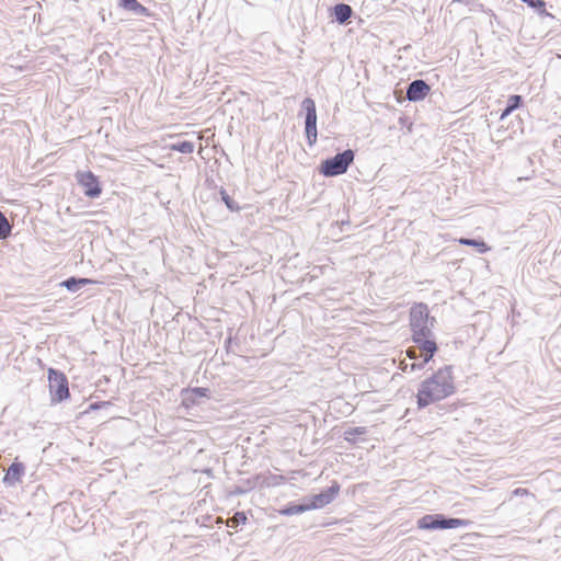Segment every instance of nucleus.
<instances>
[{"label":"nucleus","instance_id":"obj_1","mask_svg":"<svg viewBox=\"0 0 561 561\" xmlns=\"http://www.w3.org/2000/svg\"><path fill=\"white\" fill-rule=\"evenodd\" d=\"M453 367L439 368L431 377L423 380L417 390V405L425 408L446 399L455 392Z\"/></svg>","mask_w":561,"mask_h":561},{"label":"nucleus","instance_id":"obj_2","mask_svg":"<svg viewBox=\"0 0 561 561\" xmlns=\"http://www.w3.org/2000/svg\"><path fill=\"white\" fill-rule=\"evenodd\" d=\"M435 321V318L430 317L428 307L425 304H416L410 310L412 339L425 352L424 363H428L437 351L432 332Z\"/></svg>","mask_w":561,"mask_h":561},{"label":"nucleus","instance_id":"obj_3","mask_svg":"<svg viewBox=\"0 0 561 561\" xmlns=\"http://www.w3.org/2000/svg\"><path fill=\"white\" fill-rule=\"evenodd\" d=\"M354 151L346 149L335 154L333 158L322 161L320 171L325 176H336L345 173L350 164L354 161Z\"/></svg>","mask_w":561,"mask_h":561},{"label":"nucleus","instance_id":"obj_4","mask_svg":"<svg viewBox=\"0 0 561 561\" xmlns=\"http://www.w3.org/2000/svg\"><path fill=\"white\" fill-rule=\"evenodd\" d=\"M468 525L467 519L447 518L442 514L424 515L417 520V527L426 530L459 528Z\"/></svg>","mask_w":561,"mask_h":561},{"label":"nucleus","instance_id":"obj_5","mask_svg":"<svg viewBox=\"0 0 561 561\" xmlns=\"http://www.w3.org/2000/svg\"><path fill=\"white\" fill-rule=\"evenodd\" d=\"M48 380L53 402H61L69 397L68 381L62 373L50 368L48 370Z\"/></svg>","mask_w":561,"mask_h":561},{"label":"nucleus","instance_id":"obj_6","mask_svg":"<svg viewBox=\"0 0 561 561\" xmlns=\"http://www.w3.org/2000/svg\"><path fill=\"white\" fill-rule=\"evenodd\" d=\"M301 107L306 112L305 130L308 142L312 146L317 141V108L312 99L306 98Z\"/></svg>","mask_w":561,"mask_h":561},{"label":"nucleus","instance_id":"obj_7","mask_svg":"<svg viewBox=\"0 0 561 561\" xmlns=\"http://www.w3.org/2000/svg\"><path fill=\"white\" fill-rule=\"evenodd\" d=\"M78 184L83 188L85 196L96 198L101 195V186L98 178L91 171H78L76 173Z\"/></svg>","mask_w":561,"mask_h":561},{"label":"nucleus","instance_id":"obj_8","mask_svg":"<svg viewBox=\"0 0 561 561\" xmlns=\"http://www.w3.org/2000/svg\"><path fill=\"white\" fill-rule=\"evenodd\" d=\"M339 492L340 485L336 482H334L329 489L319 494L313 495L310 500H308V502H306L309 507V511L322 508L325 505L330 504L339 494Z\"/></svg>","mask_w":561,"mask_h":561},{"label":"nucleus","instance_id":"obj_9","mask_svg":"<svg viewBox=\"0 0 561 561\" xmlns=\"http://www.w3.org/2000/svg\"><path fill=\"white\" fill-rule=\"evenodd\" d=\"M430 85L421 79L412 81L407 89V99L412 102L423 100L430 92Z\"/></svg>","mask_w":561,"mask_h":561},{"label":"nucleus","instance_id":"obj_10","mask_svg":"<svg viewBox=\"0 0 561 561\" xmlns=\"http://www.w3.org/2000/svg\"><path fill=\"white\" fill-rule=\"evenodd\" d=\"M24 469L25 468H24L23 463L13 462L7 471V473L3 478V482L11 484V485L15 484L16 482H20L21 478L24 473Z\"/></svg>","mask_w":561,"mask_h":561},{"label":"nucleus","instance_id":"obj_11","mask_svg":"<svg viewBox=\"0 0 561 561\" xmlns=\"http://www.w3.org/2000/svg\"><path fill=\"white\" fill-rule=\"evenodd\" d=\"M332 14L335 18L336 22H339L340 24H345L352 16L353 9L351 8V5L346 3H339L333 7Z\"/></svg>","mask_w":561,"mask_h":561},{"label":"nucleus","instance_id":"obj_12","mask_svg":"<svg viewBox=\"0 0 561 561\" xmlns=\"http://www.w3.org/2000/svg\"><path fill=\"white\" fill-rule=\"evenodd\" d=\"M119 5L137 15H147L148 10L137 0H119Z\"/></svg>","mask_w":561,"mask_h":561},{"label":"nucleus","instance_id":"obj_13","mask_svg":"<svg viewBox=\"0 0 561 561\" xmlns=\"http://www.w3.org/2000/svg\"><path fill=\"white\" fill-rule=\"evenodd\" d=\"M90 283H93V280H91L89 278L70 277V278L64 280L60 285L66 287L69 291H77L81 287H83Z\"/></svg>","mask_w":561,"mask_h":561},{"label":"nucleus","instance_id":"obj_14","mask_svg":"<svg viewBox=\"0 0 561 561\" xmlns=\"http://www.w3.org/2000/svg\"><path fill=\"white\" fill-rule=\"evenodd\" d=\"M459 243L462 245L473 247L479 253H485L490 251V247L484 242L476 239L460 238Z\"/></svg>","mask_w":561,"mask_h":561},{"label":"nucleus","instance_id":"obj_15","mask_svg":"<svg viewBox=\"0 0 561 561\" xmlns=\"http://www.w3.org/2000/svg\"><path fill=\"white\" fill-rule=\"evenodd\" d=\"M366 433H367V428L364 426L350 427L344 432V439L350 443H355L356 436L365 435Z\"/></svg>","mask_w":561,"mask_h":561},{"label":"nucleus","instance_id":"obj_16","mask_svg":"<svg viewBox=\"0 0 561 561\" xmlns=\"http://www.w3.org/2000/svg\"><path fill=\"white\" fill-rule=\"evenodd\" d=\"M309 511L307 503L290 505L280 511L283 515H297Z\"/></svg>","mask_w":561,"mask_h":561},{"label":"nucleus","instance_id":"obj_17","mask_svg":"<svg viewBox=\"0 0 561 561\" xmlns=\"http://www.w3.org/2000/svg\"><path fill=\"white\" fill-rule=\"evenodd\" d=\"M171 150L181 152V153H192L194 151V144L192 141H179L176 144L171 145Z\"/></svg>","mask_w":561,"mask_h":561},{"label":"nucleus","instance_id":"obj_18","mask_svg":"<svg viewBox=\"0 0 561 561\" xmlns=\"http://www.w3.org/2000/svg\"><path fill=\"white\" fill-rule=\"evenodd\" d=\"M426 363H424V358L421 362H411L408 358H404L400 363V367L403 371H414L415 369H422Z\"/></svg>","mask_w":561,"mask_h":561},{"label":"nucleus","instance_id":"obj_19","mask_svg":"<svg viewBox=\"0 0 561 561\" xmlns=\"http://www.w3.org/2000/svg\"><path fill=\"white\" fill-rule=\"evenodd\" d=\"M12 230L11 225L7 217L0 211V239H5L10 236Z\"/></svg>","mask_w":561,"mask_h":561},{"label":"nucleus","instance_id":"obj_20","mask_svg":"<svg viewBox=\"0 0 561 561\" xmlns=\"http://www.w3.org/2000/svg\"><path fill=\"white\" fill-rule=\"evenodd\" d=\"M419 357L425 358V352L421 350V345L417 347H409L407 350V358L411 362H416Z\"/></svg>","mask_w":561,"mask_h":561},{"label":"nucleus","instance_id":"obj_21","mask_svg":"<svg viewBox=\"0 0 561 561\" xmlns=\"http://www.w3.org/2000/svg\"><path fill=\"white\" fill-rule=\"evenodd\" d=\"M522 101H523V99H522V96H520V95H517V94H515V95H511V96L508 98V100H507V106H508L512 111H514V110H516V108H518V107H519V105L522 104Z\"/></svg>","mask_w":561,"mask_h":561},{"label":"nucleus","instance_id":"obj_22","mask_svg":"<svg viewBox=\"0 0 561 561\" xmlns=\"http://www.w3.org/2000/svg\"><path fill=\"white\" fill-rule=\"evenodd\" d=\"M221 197H222V201L225 202L226 206L230 209V210H237L239 209L238 205L236 204V202L225 192V191H221Z\"/></svg>","mask_w":561,"mask_h":561},{"label":"nucleus","instance_id":"obj_23","mask_svg":"<svg viewBox=\"0 0 561 561\" xmlns=\"http://www.w3.org/2000/svg\"><path fill=\"white\" fill-rule=\"evenodd\" d=\"M513 111L506 106L505 110L502 112L501 116H500V119H504L505 117H507Z\"/></svg>","mask_w":561,"mask_h":561},{"label":"nucleus","instance_id":"obj_24","mask_svg":"<svg viewBox=\"0 0 561 561\" xmlns=\"http://www.w3.org/2000/svg\"><path fill=\"white\" fill-rule=\"evenodd\" d=\"M207 391L208 390L206 388H196V389H194V392H196L198 396H202V397L206 396Z\"/></svg>","mask_w":561,"mask_h":561},{"label":"nucleus","instance_id":"obj_25","mask_svg":"<svg viewBox=\"0 0 561 561\" xmlns=\"http://www.w3.org/2000/svg\"><path fill=\"white\" fill-rule=\"evenodd\" d=\"M236 518L238 520H243V522L247 519L243 513H237L236 514Z\"/></svg>","mask_w":561,"mask_h":561}]
</instances>
